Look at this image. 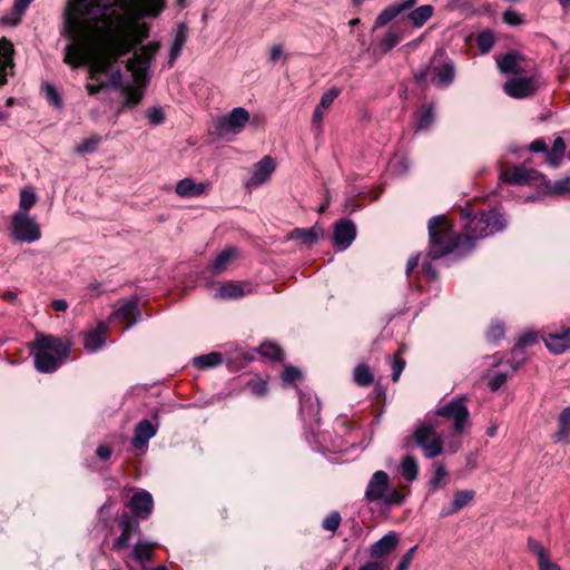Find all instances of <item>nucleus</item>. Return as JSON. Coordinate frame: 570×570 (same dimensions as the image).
<instances>
[{
	"label": "nucleus",
	"instance_id": "nucleus-10",
	"mask_svg": "<svg viewBox=\"0 0 570 570\" xmlns=\"http://www.w3.org/2000/svg\"><path fill=\"white\" fill-rule=\"evenodd\" d=\"M12 235L18 242L33 243L41 237L39 225L27 213L17 212L11 220Z\"/></svg>",
	"mask_w": 570,
	"mask_h": 570
},
{
	"label": "nucleus",
	"instance_id": "nucleus-41",
	"mask_svg": "<svg viewBox=\"0 0 570 570\" xmlns=\"http://www.w3.org/2000/svg\"><path fill=\"white\" fill-rule=\"evenodd\" d=\"M121 532L130 533L134 535L140 534L139 522L134 519L128 512H122L118 520Z\"/></svg>",
	"mask_w": 570,
	"mask_h": 570
},
{
	"label": "nucleus",
	"instance_id": "nucleus-52",
	"mask_svg": "<svg viewBox=\"0 0 570 570\" xmlns=\"http://www.w3.org/2000/svg\"><path fill=\"white\" fill-rule=\"evenodd\" d=\"M249 391L256 396H264L267 393V383L262 379L252 380L247 384Z\"/></svg>",
	"mask_w": 570,
	"mask_h": 570
},
{
	"label": "nucleus",
	"instance_id": "nucleus-44",
	"mask_svg": "<svg viewBox=\"0 0 570 570\" xmlns=\"http://www.w3.org/2000/svg\"><path fill=\"white\" fill-rule=\"evenodd\" d=\"M259 353L262 356L271 360V361H281L283 360V351L281 347L273 343H263L259 348Z\"/></svg>",
	"mask_w": 570,
	"mask_h": 570
},
{
	"label": "nucleus",
	"instance_id": "nucleus-50",
	"mask_svg": "<svg viewBox=\"0 0 570 570\" xmlns=\"http://www.w3.org/2000/svg\"><path fill=\"white\" fill-rule=\"evenodd\" d=\"M341 514L337 511H332L322 523V527L327 530L335 532L341 524Z\"/></svg>",
	"mask_w": 570,
	"mask_h": 570
},
{
	"label": "nucleus",
	"instance_id": "nucleus-61",
	"mask_svg": "<svg viewBox=\"0 0 570 570\" xmlns=\"http://www.w3.org/2000/svg\"><path fill=\"white\" fill-rule=\"evenodd\" d=\"M507 379H508V374L507 373H502V372H497L494 373V375L490 379L489 381V387L492 390V391H498L505 382H507Z\"/></svg>",
	"mask_w": 570,
	"mask_h": 570
},
{
	"label": "nucleus",
	"instance_id": "nucleus-58",
	"mask_svg": "<svg viewBox=\"0 0 570 570\" xmlns=\"http://www.w3.org/2000/svg\"><path fill=\"white\" fill-rule=\"evenodd\" d=\"M504 336V326L501 323L493 324L487 334L489 341L497 342Z\"/></svg>",
	"mask_w": 570,
	"mask_h": 570
},
{
	"label": "nucleus",
	"instance_id": "nucleus-18",
	"mask_svg": "<svg viewBox=\"0 0 570 570\" xmlns=\"http://www.w3.org/2000/svg\"><path fill=\"white\" fill-rule=\"evenodd\" d=\"M324 235H325L324 228L321 225L315 224L309 228L296 227V228L292 229L287 235V239L297 240L302 245L312 247L321 238H323Z\"/></svg>",
	"mask_w": 570,
	"mask_h": 570
},
{
	"label": "nucleus",
	"instance_id": "nucleus-46",
	"mask_svg": "<svg viewBox=\"0 0 570 570\" xmlns=\"http://www.w3.org/2000/svg\"><path fill=\"white\" fill-rule=\"evenodd\" d=\"M403 35L400 31H392L390 30L384 35L380 42V47L383 49L384 52H389L392 50L399 42L402 40Z\"/></svg>",
	"mask_w": 570,
	"mask_h": 570
},
{
	"label": "nucleus",
	"instance_id": "nucleus-45",
	"mask_svg": "<svg viewBox=\"0 0 570 570\" xmlns=\"http://www.w3.org/2000/svg\"><path fill=\"white\" fill-rule=\"evenodd\" d=\"M37 196L31 188H24L20 191L19 210L27 213L36 204Z\"/></svg>",
	"mask_w": 570,
	"mask_h": 570
},
{
	"label": "nucleus",
	"instance_id": "nucleus-7",
	"mask_svg": "<svg viewBox=\"0 0 570 570\" xmlns=\"http://www.w3.org/2000/svg\"><path fill=\"white\" fill-rule=\"evenodd\" d=\"M435 415L453 421V432L461 434L469 424L470 413L464 395L455 396L435 411Z\"/></svg>",
	"mask_w": 570,
	"mask_h": 570
},
{
	"label": "nucleus",
	"instance_id": "nucleus-49",
	"mask_svg": "<svg viewBox=\"0 0 570 570\" xmlns=\"http://www.w3.org/2000/svg\"><path fill=\"white\" fill-rule=\"evenodd\" d=\"M340 94H341L340 88H337V87L330 88L327 91H325L322 95L318 106H321V108H325V109L330 108L331 105L334 102V100L340 96Z\"/></svg>",
	"mask_w": 570,
	"mask_h": 570
},
{
	"label": "nucleus",
	"instance_id": "nucleus-33",
	"mask_svg": "<svg viewBox=\"0 0 570 570\" xmlns=\"http://www.w3.org/2000/svg\"><path fill=\"white\" fill-rule=\"evenodd\" d=\"M433 13L434 8L431 4H423L412 10L407 14V19L415 28H421L433 16Z\"/></svg>",
	"mask_w": 570,
	"mask_h": 570
},
{
	"label": "nucleus",
	"instance_id": "nucleus-30",
	"mask_svg": "<svg viewBox=\"0 0 570 570\" xmlns=\"http://www.w3.org/2000/svg\"><path fill=\"white\" fill-rule=\"evenodd\" d=\"M397 542V534L395 532H390L371 546L370 553L375 558L384 557L396 547Z\"/></svg>",
	"mask_w": 570,
	"mask_h": 570
},
{
	"label": "nucleus",
	"instance_id": "nucleus-54",
	"mask_svg": "<svg viewBox=\"0 0 570 570\" xmlns=\"http://www.w3.org/2000/svg\"><path fill=\"white\" fill-rule=\"evenodd\" d=\"M528 548L531 552H533L538 557V561H540L549 556V553L547 552L544 547L533 538L528 539Z\"/></svg>",
	"mask_w": 570,
	"mask_h": 570
},
{
	"label": "nucleus",
	"instance_id": "nucleus-43",
	"mask_svg": "<svg viewBox=\"0 0 570 570\" xmlns=\"http://www.w3.org/2000/svg\"><path fill=\"white\" fill-rule=\"evenodd\" d=\"M495 37L491 30H482L476 36V46L481 53H488L494 46Z\"/></svg>",
	"mask_w": 570,
	"mask_h": 570
},
{
	"label": "nucleus",
	"instance_id": "nucleus-47",
	"mask_svg": "<svg viewBox=\"0 0 570 570\" xmlns=\"http://www.w3.org/2000/svg\"><path fill=\"white\" fill-rule=\"evenodd\" d=\"M445 476H446L445 466L441 463H435V470L433 472V475L430 478V480L428 482L429 490L431 492L436 491L440 488L441 482L443 481V479Z\"/></svg>",
	"mask_w": 570,
	"mask_h": 570
},
{
	"label": "nucleus",
	"instance_id": "nucleus-53",
	"mask_svg": "<svg viewBox=\"0 0 570 570\" xmlns=\"http://www.w3.org/2000/svg\"><path fill=\"white\" fill-rule=\"evenodd\" d=\"M301 376V371L294 366H287L282 374L283 382L286 385L293 384L294 382L299 380Z\"/></svg>",
	"mask_w": 570,
	"mask_h": 570
},
{
	"label": "nucleus",
	"instance_id": "nucleus-59",
	"mask_svg": "<svg viewBox=\"0 0 570 570\" xmlns=\"http://www.w3.org/2000/svg\"><path fill=\"white\" fill-rule=\"evenodd\" d=\"M132 534L121 532L118 538H116L112 542V549L115 551H121L129 547V540Z\"/></svg>",
	"mask_w": 570,
	"mask_h": 570
},
{
	"label": "nucleus",
	"instance_id": "nucleus-38",
	"mask_svg": "<svg viewBox=\"0 0 570 570\" xmlns=\"http://www.w3.org/2000/svg\"><path fill=\"white\" fill-rule=\"evenodd\" d=\"M401 473L403 478L413 482L416 480L419 474L417 462L412 455H405L401 461Z\"/></svg>",
	"mask_w": 570,
	"mask_h": 570
},
{
	"label": "nucleus",
	"instance_id": "nucleus-5",
	"mask_svg": "<svg viewBox=\"0 0 570 570\" xmlns=\"http://www.w3.org/2000/svg\"><path fill=\"white\" fill-rule=\"evenodd\" d=\"M406 487L394 488L390 483V478L385 471H376L372 474L365 492L366 501L384 507L401 505L406 497L403 492Z\"/></svg>",
	"mask_w": 570,
	"mask_h": 570
},
{
	"label": "nucleus",
	"instance_id": "nucleus-60",
	"mask_svg": "<svg viewBox=\"0 0 570 570\" xmlns=\"http://www.w3.org/2000/svg\"><path fill=\"white\" fill-rule=\"evenodd\" d=\"M432 261L433 259L431 258L424 261L421 265V269L419 271V273L423 274L429 281H434L438 276L436 271L432 265Z\"/></svg>",
	"mask_w": 570,
	"mask_h": 570
},
{
	"label": "nucleus",
	"instance_id": "nucleus-29",
	"mask_svg": "<svg viewBox=\"0 0 570 570\" xmlns=\"http://www.w3.org/2000/svg\"><path fill=\"white\" fill-rule=\"evenodd\" d=\"M455 76L454 66L452 62H445L441 66H434L432 70V82L439 88H446L450 86Z\"/></svg>",
	"mask_w": 570,
	"mask_h": 570
},
{
	"label": "nucleus",
	"instance_id": "nucleus-11",
	"mask_svg": "<svg viewBox=\"0 0 570 570\" xmlns=\"http://www.w3.org/2000/svg\"><path fill=\"white\" fill-rule=\"evenodd\" d=\"M543 175L535 169L527 168L523 165L514 166L512 169L500 174V180L511 185L525 186L542 184Z\"/></svg>",
	"mask_w": 570,
	"mask_h": 570
},
{
	"label": "nucleus",
	"instance_id": "nucleus-17",
	"mask_svg": "<svg viewBox=\"0 0 570 570\" xmlns=\"http://www.w3.org/2000/svg\"><path fill=\"white\" fill-rule=\"evenodd\" d=\"M528 150L532 154H543L544 163L552 168H558L567 153V145H528Z\"/></svg>",
	"mask_w": 570,
	"mask_h": 570
},
{
	"label": "nucleus",
	"instance_id": "nucleus-19",
	"mask_svg": "<svg viewBox=\"0 0 570 570\" xmlns=\"http://www.w3.org/2000/svg\"><path fill=\"white\" fill-rule=\"evenodd\" d=\"M417 3V0H401L400 2L387 6L375 19V28L386 26L390 21L396 18L400 13L412 9Z\"/></svg>",
	"mask_w": 570,
	"mask_h": 570
},
{
	"label": "nucleus",
	"instance_id": "nucleus-27",
	"mask_svg": "<svg viewBox=\"0 0 570 570\" xmlns=\"http://www.w3.org/2000/svg\"><path fill=\"white\" fill-rule=\"evenodd\" d=\"M475 497L473 490H462L454 493L453 501L449 507H444L440 511V518H448L469 505Z\"/></svg>",
	"mask_w": 570,
	"mask_h": 570
},
{
	"label": "nucleus",
	"instance_id": "nucleus-56",
	"mask_svg": "<svg viewBox=\"0 0 570 570\" xmlns=\"http://www.w3.org/2000/svg\"><path fill=\"white\" fill-rule=\"evenodd\" d=\"M416 549L417 547L414 546L412 548H410L401 558L397 567H396V570H409L410 568V564L414 558V554L416 552Z\"/></svg>",
	"mask_w": 570,
	"mask_h": 570
},
{
	"label": "nucleus",
	"instance_id": "nucleus-64",
	"mask_svg": "<svg viewBox=\"0 0 570 570\" xmlns=\"http://www.w3.org/2000/svg\"><path fill=\"white\" fill-rule=\"evenodd\" d=\"M539 569L540 570H560V567L557 563H553L550 560V557L542 559L539 561Z\"/></svg>",
	"mask_w": 570,
	"mask_h": 570
},
{
	"label": "nucleus",
	"instance_id": "nucleus-9",
	"mask_svg": "<svg viewBox=\"0 0 570 570\" xmlns=\"http://www.w3.org/2000/svg\"><path fill=\"white\" fill-rule=\"evenodd\" d=\"M72 343L58 336L45 333H36L35 340L29 344L31 351H51L62 360H68Z\"/></svg>",
	"mask_w": 570,
	"mask_h": 570
},
{
	"label": "nucleus",
	"instance_id": "nucleus-51",
	"mask_svg": "<svg viewBox=\"0 0 570 570\" xmlns=\"http://www.w3.org/2000/svg\"><path fill=\"white\" fill-rule=\"evenodd\" d=\"M43 90H45L46 98L49 101V104L57 108H60L62 105V101H61V98H60L58 91L56 90L55 86H52L50 83H46L43 86Z\"/></svg>",
	"mask_w": 570,
	"mask_h": 570
},
{
	"label": "nucleus",
	"instance_id": "nucleus-42",
	"mask_svg": "<svg viewBox=\"0 0 570 570\" xmlns=\"http://www.w3.org/2000/svg\"><path fill=\"white\" fill-rule=\"evenodd\" d=\"M244 295V289L240 285L229 282L222 285L216 293V296L219 298H239Z\"/></svg>",
	"mask_w": 570,
	"mask_h": 570
},
{
	"label": "nucleus",
	"instance_id": "nucleus-3",
	"mask_svg": "<svg viewBox=\"0 0 570 570\" xmlns=\"http://www.w3.org/2000/svg\"><path fill=\"white\" fill-rule=\"evenodd\" d=\"M428 228L430 236L428 258L439 259L453 252L459 255L468 253L462 235L451 228L445 216L439 215L430 218Z\"/></svg>",
	"mask_w": 570,
	"mask_h": 570
},
{
	"label": "nucleus",
	"instance_id": "nucleus-24",
	"mask_svg": "<svg viewBox=\"0 0 570 570\" xmlns=\"http://www.w3.org/2000/svg\"><path fill=\"white\" fill-rule=\"evenodd\" d=\"M138 303L139 301L137 297H131L125 301L117 309L114 311L112 316L122 322H127L126 328L131 327L137 323V318L140 315Z\"/></svg>",
	"mask_w": 570,
	"mask_h": 570
},
{
	"label": "nucleus",
	"instance_id": "nucleus-4",
	"mask_svg": "<svg viewBox=\"0 0 570 570\" xmlns=\"http://www.w3.org/2000/svg\"><path fill=\"white\" fill-rule=\"evenodd\" d=\"M462 217L465 219V234L462 235V239L468 253L475 246V240L502 232L507 227L505 218L497 210L471 216L468 209H463Z\"/></svg>",
	"mask_w": 570,
	"mask_h": 570
},
{
	"label": "nucleus",
	"instance_id": "nucleus-39",
	"mask_svg": "<svg viewBox=\"0 0 570 570\" xmlns=\"http://www.w3.org/2000/svg\"><path fill=\"white\" fill-rule=\"evenodd\" d=\"M434 108L432 105H423L417 112V129L426 130L434 121Z\"/></svg>",
	"mask_w": 570,
	"mask_h": 570
},
{
	"label": "nucleus",
	"instance_id": "nucleus-6",
	"mask_svg": "<svg viewBox=\"0 0 570 570\" xmlns=\"http://www.w3.org/2000/svg\"><path fill=\"white\" fill-rule=\"evenodd\" d=\"M412 442L422 450L426 459H433L443 453V439L438 432V423L434 420L417 423L412 435L403 440V448H410Z\"/></svg>",
	"mask_w": 570,
	"mask_h": 570
},
{
	"label": "nucleus",
	"instance_id": "nucleus-62",
	"mask_svg": "<svg viewBox=\"0 0 570 570\" xmlns=\"http://www.w3.org/2000/svg\"><path fill=\"white\" fill-rule=\"evenodd\" d=\"M307 403H311L309 404V411L313 414V416L317 420V416L320 414V404H318V402L316 401L315 403H313L311 399H307L305 401L301 400V411H302L303 414L306 411Z\"/></svg>",
	"mask_w": 570,
	"mask_h": 570
},
{
	"label": "nucleus",
	"instance_id": "nucleus-57",
	"mask_svg": "<svg viewBox=\"0 0 570 570\" xmlns=\"http://www.w3.org/2000/svg\"><path fill=\"white\" fill-rule=\"evenodd\" d=\"M147 118L151 125H159L165 119V114L163 108L160 107H153L147 111Z\"/></svg>",
	"mask_w": 570,
	"mask_h": 570
},
{
	"label": "nucleus",
	"instance_id": "nucleus-35",
	"mask_svg": "<svg viewBox=\"0 0 570 570\" xmlns=\"http://www.w3.org/2000/svg\"><path fill=\"white\" fill-rule=\"evenodd\" d=\"M537 342V334L534 332H525L523 333L517 341L513 353L520 354V358L515 364H512V371H515L520 363L524 360L523 350Z\"/></svg>",
	"mask_w": 570,
	"mask_h": 570
},
{
	"label": "nucleus",
	"instance_id": "nucleus-25",
	"mask_svg": "<svg viewBox=\"0 0 570 570\" xmlns=\"http://www.w3.org/2000/svg\"><path fill=\"white\" fill-rule=\"evenodd\" d=\"M35 367L40 373H53L67 360H62L59 355L49 354L47 352L33 351Z\"/></svg>",
	"mask_w": 570,
	"mask_h": 570
},
{
	"label": "nucleus",
	"instance_id": "nucleus-48",
	"mask_svg": "<svg viewBox=\"0 0 570 570\" xmlns=\"http://www.w3.org/2000/svg\"><path fill=\"white\" fill-rule=\"evenodd\" d=\"M502 20L504 23L512 26V27L521 26L525 21L524 17L521 13H519L512 9H508L503 12Z\"/></svg>",
	"mask_w": 570,
	"mask_h": 570
},
{
	"label": "nucleus",
	"instance_id": "nucleus-20",
	"mask_svg": "<svg viewBox=\"0 0 570 570\" xmlns=\"http://www.w3.org/2000/svg\"><path fill=\"white\" fill-rule=\"evenodd\" d=\"M108 326L100 322L96 328L85 332L82 345L83 348L89 353H96L99 351L107 341Z\"/></svg>",
	"mask_w": 570,
	"mask_h": 570
},
{
	"label": "nucleus",
	"instance_id": "nucleus-14",
	"mask_svg": "<svg viewBox=\"0 0 570 570\" xmlns=\"http://www.w3.org/2000/svg\"><path fill=\"white\" fill-rule=\"evenodd\" d=\"M154 419L156 423H153L151 421L145 419L136 424L134 430V436L131 439V445L135 449L141 450L146 448L149 440L157 434L159 426V417L157 412L155 413Z\"/></svg>",
	"mask_w": 570,
	"mask_h": 570
},
{
	"label": "nucleus",
	"instance_id": "nucleus-31",
	"mask_svg": "<svg viewBox=\"0 0 570 570\" xmlns=\"http://www.w3.org/2000/svg\"><path fill=\"white\" fill-rule=\"evenodd\" d=\"M541 186L544 187L547 194L549 195L563 196L570 194V177H564L562 179L551 181L543 175Z\"/></svg>",
	"mask_w": 570,
	"mask_h": 570
},
{
	"label": "nucleus",
	"instance_id": "nucleus-34",
	"mask_svg": "<svg viewBox=\"0 0 570 570\" xmlns=\"http://www.w3.org/2000/svg\"><path fill=\"white\" fill-rule=\"evenodd\" d=\"M236 250L232 247L224 249L220 254H218L215 259L213 261V264L210 266V269L214 275H218L223 273L228 264L235 258Z\"/></svg>",
	"mask_w": 570,
	"mask_h": 570
},
{
	"label": "nucleus",
	"instance_id": "nucleus-15",
	"mask_svg": "<svg viewBox=\"0 0 570 570\" xmlns=\"http://www.w3.org/2000/svg\"><path fill=\"white\" fill-rule=\"evenodd\" d=\"M131 513L139 519H147L154 510L153 495L144 489L135 491L128 502Z\"/></svg>",
	"mask_w": 570,
	"mask_h": 570
},
{
	"label": "nucleus",
	"instance_id": "nucleus-16",
	"mask_svg": "<svg viewBox=\"0 0 570 570\" xmlns=\"http://www.w3.org/2000/svg\"><path fill=\"white\" fill-rule=\"evenodd\" d=\"M504 92L517 99L527 98L537 90L533 78L519 77L508 80L503 86Z\"/></svg>",
	"mask_w": 570,
	"mask_h": 570
},
{
	"label": "nucleus",
	"instance_id": "nucleus-22",
	"mask_svg": "<svg viewBox=\"0 0 570 570\" xmlns=\"http://www.w3.org/2000/svg\"><path fill=\"white\" fill-rule=\"evenodd\" d=\"M13 45L7 38L0 39V87L7 83L8 69L12 70L13 62Z\"/></svg>",
	"mask_w": 570,
	"mask_h": 570
},
{
	"label": "nucleus",
	"instance_id": "nucleus-63",
	"mask_svg": "<svg viewBox=\"0 0 570 570\" xmlns=\"http://www.w3.org/2000/svg\"><path fill=\"white\" fill-rule=\"evenodd\" d=\"M358 570H389V568L383 562L373 560L365 562Z\"/></svg>",
	"mask_w": 570,
	"mask_h": 570
},
{
	"label": "nucleus",
	"instance_id": "nucleus-23",
	"mask_svg": "<svg viewBox=\"0 0 570 570\" xmlns=\"http://www.w3.org/2000/svg\"><path fill=\"white\" fill-rule=\"evenodd\" d=\"M495 60L502 73L518 75L524 71V68L522 67L524 58L518 51L499 55Z\"/></svg>",
	"mask_w": 570,
	"mask_h": 570
},
{
	"label": "nucleus",
	"instance_id": "nucleus-21",
	"mask_svg": "<svg viewBox=\"0 0 570 570\" xmlns=\"http://www.w3.org/2000/svg\"><path fill=\"white\" fill-rule=\"evenodd\" d=\"M543 341L550 352L561 354L570 348V327H563L559 332L547 333L543 336Z\"/></svg>",
	"mask_w": 570,
	"mask_h": 570
},
{
	"label": "nucleus",
	"instance_id": "nucleus-8",
	"mask_svg": "<svg viewBox=\"0 0 570 570\" xmlns=\"http://www.w3.org/2000/svg\"><path fill=\"white\" fill-rule=\"evenodd\" d=\"M249 121V112L243 108H234L229 114L217 117L214 121L215 130L219 136L240 132Z\"/></svg>",
	"mask_w": 570,
	"mask_h": 570
},
{
	"label": "nucleus",
	"instance_id": "nucleus-12",
	"mask_svg": "<svg viewBox=\"0 0 570 570\" xmlns=\"http://www.w3.org/2000/svg\"><path fill=\"white\" fill-rule=\"evenodd\" d=\"M275 169V159L271 156H264L259 161L252 166L250 176L244 184L245 188L247 190L259 188L271 179Z\"/></svg>",
	"mask_w": 570,
	"mask_h": 570
},
{
	"label": "nucleus",
	"instance_id": "nucleus-55",
	"mask_svg": "<svg viewBox=\"0 0 570 570\" xmlns=\"http://www.w3.org/2000/svg\"><path fill=\"white\" fill-rule=\"evenodd\" d=\"M405 367V361L397 355L392 357V380L393 382L399 381L403 370Z\"/></svg>",
	"mask_w": 570,
	"mask_h": 570
},
{
	"label": "nucleus",
	"instance_id": "nucleus-2",
	"mask_svg": "<svg viewBox=\"0 0 570 570\" xmlns=\"http://www.w3.org/2000/svg\"><path fill=\"white\" fill-rule=\"evenodd\" d=\"M161 43L157 40L141 45L135 51L132 57L127 60L126 68L131 73L135 86L124 87L125 104L128 107L137 106L144 96V89L149 82L151 75V63L159 52Z\"/></svg>",
	"mask_w": 570,
	"mask_h": 570
},
{
	"label": "nucleus",
	"instance_id": "nucleus-36",
	"mask_svg": "<svg viewBox=\"0 0 570 570\" xmlns=\"http://www.w3.org/2000/svg\"><path fill=\"white\" fill-rule=\"evenodd\" d=\"M556 441H564L570 438V406L566 407L559 415L558 430L554 434Z\"/></svg>",
	"mask_w": 570,
	"mask_h": 570
},
{
	"label": "nucleus",
	"instance_id": "nucleus-40",
	"mask_svg": "<svg viewBox=\"0 0 570 570\" xmlns=\"http://www.w3.org/2000/svg\"><path fill=\"white\" fill-rule=\"evenodd\" d=\"M194 363L200 368H212L223 363V356L218 352H212L195 357Z\"/></svg>",
	"mask_w": 570,
	"mask_h": 570
},
{
	"label": "nucleus",
	"instance_id": "nucleus-1",
	"mask_svg": "<svg viewBox=\"0 0 570 570\" xmlns=\"http://www.w3.org/2000/svg\"><path fill=\"white\" fill-rule=\"evenodd\" d=\"M167 0H68L63 12L65 63L89 67L88 95L120 88L122 75L114 65L149 37L145 18H157Z\"/></svg>",
	"mask_w": 570,
	"mask_h": 570
},
{
	"label": "nucleus",
	"instance_id": "nucleus-13",
	"mask_svg": "<svg viewBox=\"0 0 570 570\" xmlns=\"http://www.w3.org/2000/svg\"><path fill=\"white\" fill-rule=\"evenodd\" d=\"M356 237V226L353 220L342 218L335 223L332 242L340 250L347 249Z\"/></svg>",
	"mask_w": 570,
	"mask_h": 570
},
{
	"label": "nucleus",
	"instance_id": "nucleus-26",
	"mask_svg": "<svg viewBox=\"0 0 570 570\" xmlns=\"http://www.w3.org/2000/svg\"><path fill=\"white\" fill-rule=\"evenodd\" d=\"M188 38V28L185 23H179L175 30L174 40L168 53V68H173L176 60L180 57L181 51Z\"/></svg>",
	"mask_w": 570,
	"mask_h": 570
},
{
	"label": "nucleus",
	"instance_id": "nucleus-37",
	"mask_svg": "<svg viewBox=\"0 0 570 570\" xmlns=\"http://www.w3.org/2000/svg\"><path fill=\"white\" fill-rule=\"evenodd\" d=\"M353 381L358 386H368L374 381V375L370 366L365 363H361L355 366L353 371Z\"/></svg>",
	"mask_w": 570,
	"mask_h": 570
},
{
	"label": "nucleus",
	"instance_id": "nucleus-28",
	"mask_svg": "<svg viewBox=\"0 0 570 570\" xmlns=\"http://www.w3.org/2000/svg\"><path fill=\"white\" fill-rule=\"evenodd\" d=\"M207 186V183H196L193 178H184L176 184L175 191L179 197L193 198L203 195Z\"/></svg>",
	"mask_w": 570,
	"mask_h": 570
},
{
	"label": "nucleus",
	"instance_id": "nucleus-32",
	"mask_svg": "<svg viewBox=\"0 0 570 570\" xmlns=\"http://www.w3.org/2000/svg\"><path fill=\"white\" fill-rule=\"evenodd\" d=\"M155 546L156 543L150 541H138L131 551L132 559L140 564H145L151 559Z\"/></svg>",
	"mask_w": 570,
	"mask_h": 570
}]
</instances>
